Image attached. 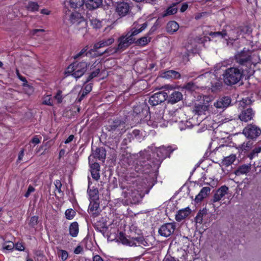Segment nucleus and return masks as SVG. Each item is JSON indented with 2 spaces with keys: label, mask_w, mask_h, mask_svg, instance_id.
<instances>
[{
  "label": "nucleus",
  "mask_w": 261,
  "mask_h": 261,
  "mask_svg": "<svg viewBox=\"0 0 261 261\" xmlns=\"http://www.w3.org/2000/svg\"><path fill=\"white\" fill-rule=\"evenodd\" d=\"M191 210L189 207L180 210L175 215V219L177 221H180L186 218L190 214Z\"/></svg>",
  "instance_id": "a878e982"
},
{
  "label": "nucleus",
  "mask_w": 261,
  "mask_h": 261,
  "mask_svg": "<svg viewBox=\"0 0 261 261\" xmlns=\"http://www.w3.org/2000/svg\"><path fill=\"white\" fill-rule=\"evenodd\" d=\"M150 39L151 38L148 36H144L138 39L135 42V43L137 45L144 46L147 44L150 41Z\"/></svg>",
  "instance_id": "f704fd0d"
},
{
  "label": "nucleus",
  "mask_w": 261,
  "mask_h": 261,
  "mask_svg": "<svg viewBox=\"0 0 261 261\" xmlns=\"http://www.w3.org/2000/svg\"><path fill=\"white\" fill-rule=\"evenodd\" d=\"M179 29L178 24L175 21H171L167 24L166 30L170 34H173Z\"/></svg>",
  "instance_id": "c756f323"
},
{
  "label": "nucleus",
  "mask_w": 261,
  "mask_h": 261,
  "mask_svg": "<svg viewBox=\"0 0 261 261\" xmlns=\"http://www.w3.org/2000/svg\"><path fill=\"white\" fill-rule=\"evenodd\" d=\"M54 185L55 186V190H57L59 193H60L61 192L63 193V192L61 191V188L62 187V184L60 180H59V179L56 180L54 181Z\"/></svg>",
  "instance_id": "4d7b16f0"
},
{
  "label": "nucleus",
  "mask_w": 261,
  "mask_h": 261,
  "mask_svg": "<svg viewBox=\"0 0 261 261\" xmlns=\"http://www.w3.org/2000/svg\"><path fill=\"white\" fill-rule=\"evenodd\" d=\"M88 63L85 61L74 62L66 69V73L71 74L75 79L82 76L87 71Z\"/></svg>",
  "instance_id": "423d86ee"
},
{
  "label": "nucleus",
  "mask_w": 261,
  "mask_h": 261,
  "mask_svg": "<svg viewBox=\"0 0 261 261\" xmlns=\"http://www.w3.org/2000/svg\"><path fill=\"white\" fill-rule=\"evenodd\" d=\"M83 251V247L79 245L74 249V253L76 254H79L81 253Z\"/></svg>",
  "instance_id": "338daca9"
},
{
  "label": "nucleus",
  "mask_w": 261,
  "mask_h": 261,
  "mask_svg": "<svg viewBox=\"0 0 261 261\" xmlns=\"http://www.w3.org/2000/svg\"><path fill=\"white\" fill-rule=\"evenodd\" d=\"M135 39H132V38L128 37L126 34L120 37L118 39V44L117 46H116L119 53L125 50L129 45L135 42Z\"/></svg>",
  "instance_id": "9d476101"
},
{
  "label": "nucleus",
  "mask_w": 261,
  "mask_h": 261,
  "mask_svg": "<svg viewBox=\"0 0 261 261\" xmlns=\"http://www.w3.org/2000/svg\"><path fill=\"white\" fill-rule=\"evenodd\" d=\"M56 99L57 100L58 103H61L62 101L63 97L62 96V91H58L56 96H55Z\"/></svg>",
  "instance_id": "e2e57ef3"
},
{
  "label": "nucleus",
  "mask_w": 261,
  "mask_h": 261,
  "mask_svg": "<svg viewBox=\"0 0 261 261\" xmlns=\"http://www.w3.org/2000/svg\"><path fill=\"white\" fill-rule=\"evenodd\" d=\"M129 10V6L126 3H120L117 4L116 8V13L120 16H125Z\"/></svg>",
  "instance_id": "a211bd4d"
},
{
  "label": "nucleus",
  "mask_w": 261,
  "mask_h": 261,
  "mask_svg": "<svg viewBox=\"0 0 261 261\" xmlns=\"http://www.w3.org/2000/svg\"><path fill=\"white\" fill-rule=\"evenodd\" d=\"M243 134L248 140L246 143H243L238 148L239 152V158H244L248 153V152L252 148L253 142L257 137L261 134V132H242Z\"/></svg>",
  "instance_id": "20e7f679"
},
{
  "label": "nucleus",
  "mask_w": 261,
  "mask_h": 261,
  "mask_svg": "<svg viewBox=\"0 0 261 261\" xmlns=\"http://www.w3.org/2000/svg\"><path fill=\"white\" fill-rule=\"evenodd\" d=\"M92 261H104V259L99 255L96 254L93 256Z\"/></svg>",
  "instance_id": "69168bd1"
},
{
  "label": "nucleus",
  "mask_w": 261,
  "mask_h": 261,
  "mask_svg": "<svg viewBox=\"0 0 261 261\" xmlns=\"http://www.w3.org/2000/svg\"><path fill=\"white\" fill-rule=\"evenodd\" d=\"M251 103V100L249 98H244L241 100L239 105L240 107H242L244 109L245 107L248 105H250Z\"/></svg>",
  "instance_id": "864d4df0"
},
{
  "label": "nucleus",
  "mask_w": 261,
  "mask_h": 261,
  "mask_svg": "<svg viewBox=\"0 0 261 261\" xmlns=\"http://www.w3.org/2000/svg\"><path fill=\"white\" fill-rule=\"evenodd\" d=\"M228 187L226 186H222L216 191L213 197L212 201L213 202L219 201L228 193Z\"/></svg>",
  "instance_id": "4468645a"
},
{
  "label": "nucleus",
  "mask_w": 261,
  "mask_h": 261,
  "mask_svg": "<svg viewBox=\"0 0 261 261\" xmlns=\"http://www.w3.org/2000/svg\"><path fill=\"white\" fill-rule=\"evenodd\" d=\"M119 239L123 244L129 246L130 240V236L128 237V238H127L124 233H123L122 232H120L119 233Z\"/></svg>",
  "instance_id": "ea45409f"
},
{
  "label": "nucleus",
  "mask_w": 261,
  "mask_h": 261,
  "mask_svg": "<svg viewBox=\"0 0 261 261\" xmlns=\"http://www.w3.org/2000/svg\"><path fill=\"white\" fill-rule=\"evenodd\" d=\"M147 26V22H144L141 24H139L138 22H135L131 30L127 32L126 35L132 39H135L134 37L145 30Z\"/></svg>",
  "instance_id": "ddd939ff"
},
{
  "label": "nucleus",
  "mask_w": 261,
  "mask_h": 261,
  "mask_svg": "<svg viewBox=\"0 0 261 261\" xmlns=\"http://www.w3.org/2000/svg\"><path fill=\"white\" fill-rule=\"evenodd\" d=\"M67 20L70 24L74 25V28L79 30H82L85 33L87 32V23L82 16L81 14L77 11L66 13Z\"/></svg>",
  "instance_id": "39448f33"
},
{
  "label": "nucleus",
  "mask_w": 261,
  "mask_h": 261,
  "mask_svg": "<svg viewBox=\"0 0 261 261\" xmlns=\"http://www.w3.org/2000/svg\"><path fill=\"white\" fill-rule=\"evenodd\" d=\"M35 191V188L30 185L28 188V190L27 191V192H25V194H24V197H26V198H28L29 197V196L30 195V194L34 192Z\"/></svg>",
  "instance_id": "052dcab7"
},
{
  "label": "nucleus",
  "mask_w": 261,
  "mask_h": 261,
  "mask_svg": "<svg viewBox=\"0 0 261 261\" xmlns=\"http://www.w3.org/2000/svg\"><path fill=\"white\" fill-rule=\"evenodd\" d=\"M69 234L72 237H77L79 232V224L76 221L73 222L70 224L69 227Z\"/></svg>",
  "instance_id": "c85d7f7f"
},
{
  "label": "nucleus",
  "mask_w": 261,
  "mask_h": 261,
  "mask_svg": "<svg viewBox=\"0 0 261 261\" xmlns=\"http://www.w3.org/2000/svg\"><path fill=\"white\" fill-rule=\"evenodd\" d=\"M58 255L61 257L62 261H66L68 257V253L67 251L60 249L58 251Z\"/></svg>",
  "instance_id": "09e8293b"
},
{
  "label": "nucleus",
  "mask_w": 261,
  "mask_h": 261,
  "mask_svg": "<svg viewBox=\"0 0 261 261\" xmlns=\"http://www.w3.org/2000/svg\"><path fill=\"white\" fill-rule=\"evenodd\" d=\"M208 111V106L203 104L195 105L193 112L198 116L205 115Z\"/></svg>",
  "instance_id": "4be33fe9"
},
{
  "label": "nucleus",
  "mask_w": 261,
  "mask_h": 261,
  "mask_svg": "<svg viewBox=\"0 0 261 261\" xmlns=\"http://www.w3.org/2000/svg\"><path fill=\"white\" fill-rule=\"evenodd\" d=\"M244 71V70L238 67L226 69L223 74L224 83L227 85H234L240 82L243 76L249 77L251 75Z\"/></svg>",
  "instance_id": "7ed1b4c3"
},
{
  "label": "nucleus",
  "mask_w": 261,
  "mask_h": 261,
  "mask_svg": "<svg viewBox=\"0 0 261 261\" xmlns=\"http://www.w3.org/2000/svg\"><path fill=\"white\" fill-rule=\"evenodd\" d=\"M162 76L167 79H178L180 78V74L177 71L171 70L163 72Z\"/></svg>",
  "instance_id": "393cba45"
},
{
  "label": "nucleus",
  "mask_w": 261,
  "mask_h": 261,
  "mask_svg": "<svg viewBox=\"0 0 261 261\" xmlns=\"http://www.w3.org/2000/svg\"><path fill=\"white\" fill-rule=\"evenodd\" d=\"M92 155L94 158L103 162L106 159V150L103 147H97L95 150L93 151Z\"/></svg>",
  "instance_id": "412c9836"
},
{
  "label": "nucleus",
  "mask_w": 261,
  "mask_h": 261,
  "mask_svg": "<svg viewBox=\"0 0 261 261\" xmlns=\"http://www.w3.org/2000/svg\"><path fill=\"white\" fill-rule=\"evenodd\" d=\"M149 109L146 106L138 105L134 107L133 124H137L142 121H147L150 118Z\"/></svg>",
  "instance_id": "6e6552de"
},
{
  "label": "nucleus",
  "mask_w": 261,
  "mask_h": 261,
  "mask_svg": "<svg viewBox=\"0 0 261 261\" xmlns=\"http://www.w3.org/2000/svg\"><path fill=\"white\" fill-rule=\"evenodd\" d=\"M38 223V217L34 216L31 217L29 222V225L30 227L35 228Z\"/></svg>",
  "instance_id": "79ce46f5"
},
{
  "label": "nucleus",
  "mask_w": 261,
  "mask_h": 261,
  "mask_svg": "<svg viewBox=\"0 0 261 261\" xmlns=\"http://www.w3.org/2000/svg\"><path fill=\"white\" fill-rule=\"evenodd\" d=\"M102 4V0H86V7L90 9H95L98 8Z\"/></svg>",
  "instance_id": "cd10ccee"
},
{
  "label": "nucleus",
  "mask_w": 261,
  "mask_h": 261,
  "mask_svg": "<svg viewBox=\"0 0 261 261\" xmlns=\"http://www.w3.org/2000/svg\"><path fill=\"white\" fill-rule=\"evenodd\" d=\"M138 179L134 177V180H132L133 186L129 187L124 193V197L126 198V202L127 205L138 203L141 198L140 191L135 188V186L137 185V184L135 185V182L137 181Z\"/></svg>",
  "instance_id": "0eeeda50"
},
{
  "label": "nucleus",
  "mask_w": 261,
  "mask_h": 261,
  "mask_svg": "<svg viewBox=\"0 0 261 261\" xmlns=\"http://www.w3.org/2000/svg\"><path fill=\"white\" fill-rule=\"evenodd\" d=\"M210 35L213 37H220L221 38H225L227 36V33L226 31H223L222 32H211Z\"/></svg>",
  "instance_id": "c03bdc74"
},
{
  "label": "nucleus",
  "mask_w": 261,
  "mask_h": 261,
  "mask_svg": "<svg viewBox=\"0 0 261 261\" xmlns=\"http://www.w3.org/2000/svg\"><path fill=\"white\" fill-rule=\"evenodd\" d=\"M24 155V149L22 148L19 151L18 155L17 163H19L23 159Z\"/></svg>",
  "instance_id": "0e129e2a"
},
{
  "label": "nucleus",
  "mask_w": 261,
  "mask_h": 261,
  "mask_svg": "<svg viewBox=\"0 0 261 261\" xmlns=\"http://www.w3.org/2000/svg\"><path fill=\"white\" fill-rule=\"evenodd\" d=\"M177 8L176 7V4H173L172 6L169 7L165 11L164 13L163 14V17H166L168 15H171L175 14L177 12Z\"/></svg>",
  "instance_id": "c9c22d12"
},
{
  "label": "nucleus",
  "mask_w": 261,
  "mask_h": 261,
  "mask_svg": "<svg viewBox=\"0 0 261 261\" xmlns=\"http://www.w3.org/2000/svg\"><path fill=\"white\" fill-rule=\"evenodd\" d=\"M243 130H260V129L256 125L253 124H250L245 127Z\"/></svg>",
  "instance_id": "5fc2aeb1"
},
{
  "label": "nucleus",
  "mask_w": 261,
  "mask_h": 261,
  "mask_svg": "<svg viewBox=\"0 0 261 261\" xmlns=\"http://www.w3.org/2000/svg\"><path fill=\"white\" fill-rule=\"evenodd\" d=\"M41 139V137H38V136H35L33 137V138L31 139L30 143H32L34 144V145L38 144L40 143V140Z\"/></svg>",
  "instance_id": "bf43d9fd"
},
{
  "label": "nucleus",
  "mask_w": 261,
  "mask_h": 261,
  "mask_svg": "<svg viewBox=\"0 0 261 261\" xmlns=\"http://www.w3.org/2000/svg\"><path fill=\"white\" fill-rule=\"evenodd\" d=\"M250 169L251 165L250 164H243L238 167L237 169L235 170L234 174L237 176H240L241 175L247 173Z\"/></svg>",
  "instance_id": "bb28decb"
},
{
  "label": "nucleus",
  "mask_w": 261,
  "mask_h": 261,
  "mask_svg": "<svg viewBox=\"0 0 261 261\" xmlns=\"http://www.w3.org/2000/svg\"><path fill=\"white\" fill-rule=\"evenodd\" d=\"M261 152V147H257L254 148L250 152L246 154L247 157L250 160L253 159L255 156H257L258 153Z\"/></svg>",
  "instance_id": "58836bf2"
},
{
  "label": "nucleus",
  "mask_w": 261,
  "mask_h": 261,
  "mask_svg": "<svg viewBox=\"0 0 261 261\" xmlns=\"http://www.w3.org/2000/svg\"><path fill=\"white\" fill-rule=\"evenodd\" d=\"M87 193L90 200H98V191L97 189H88Z\"/></svg>",
  "instance_id": "72a5a7b5"
},
{
  "label": "nucleus",
  "mask_w": 261,
  "mask_h": 261,
  "mask_svg": "<svg viewBox=\"0 0 261 261\" xmlns=\"http://www.w3.org/2000/svg\"><path fill=\"white\" fill-rule=\"evenodd\" d=\"M236 160V155L231 154L227 156L224 158L223 160V164L226 167H228L233 163Z\"/></svg>",
  "instance_id": "473e14b6"
},
{
  "label": "nucleus",
  "mask_w": 261,
  "mask_h": 261,
  "mask_svg": "<svg viewBox=\"0 0 261 261\" xmlns=\"http://www.w3.org/2000/svg\"><path fill=\"white\" fill-rule=\"evenodd\" d=\"M175 229L174 223H168L163 224L159 228L158 232L163 237H168L171 235Z\"/></svg>",
  "instance_id": "f8f14e48"
},
{
  "label": "nucleus",
  "mask_w": 261,
  "mask_h": 261,
  "mask_svg": "<svg viewBox=\"0 0 261 261\" xmlns=\"http://www.w3.org/2000/svg\"><path fill=\"white\" fill-rule=\"evenodd\" d=\"M184 88L190 91H194L197 86L193 83L189 82L184 86Z\"/></svg>",
  "instance_id": "6e6d98bb"
},
{
  "label": "nucleus",
  "mask_w": 261,
  "mask_h": 261,
  "mask_svg": "<svg viewBox=\"0 0 261 261\" xmlns=\"http://www.w3.org/2000/svg\"><path fill=\"white\" fill-rule=\"evenodd\" d=\"M177 147L169 145L159 147L148 146L140 152L139 157L134 165V170L138 173L148 174L157 170L163 161L170 158L171 154Z\"/></svg>",
  "instance_id": "f257e3e1"
},
{
  "label": "nucleus",
  "mask_w": 261,
  "mask_h": 261,
  "mask_svg": "<svg viewBox=\"0 0 261 261\" xmlns=\"http://www.w3.org/2000/svg\"><path fill=\"white\" fill-rule=\"evenodd\" d=\"M98 200H90L88 207L89 213H91L93 217H96L98 215L97 210L99 207Z\"/></svg>",
  "instance_id": "b1692460"
},
{
  "label": "nucleus",
  "mask_w": 261,
  "mask_h": 261,
  "mask_svg": "<svg viewBox=\"0 0 261 261\" xmlns=\"http://www.w3.org/2000/svg\"><path fill=\"white\" fill-rule=\"evenodd\" d=\"M114 41L115 40L113 37L102 39L98 42L94 44L93 49L92 50L96 51L100 48L108 46L113 44Z\"/></svg>",
  "instance_id": "6ab92c4d"
},
{
  "label": "nucleus",
  "mask_w": 261,
  "mask_h": 261,
  "mask_svg": "<svg viewBox=\"0 0 261 261\" xmlns=\"http://www.w3.org/2000/svg\"><path fill=\"white\" fill-rule=\"evenodd\" d=\"M26 8L29 11L31 12H35L38 10L39 5L36 2H29L26 6Z\"/></svg>",
  "instance_id": "4c0bfd02"
},
{
  "label": "nucleus",
  "mask_w": 261,
  "mask_h": 261,
  "mask_svg": "<svg viewBox=\"0 0 261 261\" xmlns=\"http://www.w3.org/2000/svg\"><path fill=\"white\" fill-rule=\"evenodd\" d=\"M76 212L72 208L67 209L65 213L66 218L68 220L72 219L75 216Z\"/></svg>",
  "instance_id": "a19ab883"
},
{
  "label": "nucleus",
  "mask_w": 261,
  "mask_h": 261,
  "mask_svg": "<svg viewBox=\"0 0 261 261\" xmlns=\"http://www.w3.org/2000/svg\"><path fill=\"white\" fill-rule=\"evenodd\" d=\"M164 88L168 91L166 99L168 103L174 105L182 99V94L178 91L173 90L172 86L167 85L165 86Z\"/></svg>",
  "instance_id": "1a4fd4ad"
},
{
  "label": "nucleus",
  "mask_w": 261,
  "mask_h": 261,
  "mask_svg": "<svg viewBox=\"0 0 261 261\" xmlns=\"http://www.w3.org/2000/svg\"><path fill=\"white\" fill-rule=\"evenodd\" d=\"M203 214H204V213H203L201 211H199L197 213V214L195 217V221L196 223H198L200 224H201L202 223Z\"/></svg>",
  "instance_id": "13d9d810"
},
{
  "label": "nucleus",
  "mask_w": 261,
  "mask_h": 261,
  "mask_svg": "<svg viewBox=\"0 0 261 261\" xmlns=\"http://www.w3.org/2000/svg\"><path fill=\"white\" fill-rule=\"evenodd\" d=\"M254 113L251 108H247L242 111L239 118L242 121L247 122L251 120L254 117Z\"/></svg>",
  "instance_id": "dca6fc26"
},
{
  "label": "nucleus",
  "mask_w": 261,
  "mask_h": 261,
  "mask_svg": "<svg viewBox=\"0 0 261 261\" xmlns=\"http://www.w3.org/2000/svg\"><path fill=\"white\" fill-rule=\"evenodd\" d=\"M88 47V46H86L84 47L79 53L76 54L74 57V59H77L83 57L85 55H86V52L87 51Z\"/></svg>",
  "instance_id": "8fccbe9b"
},
{
  "label": "nucleus",
  "mask_w": 261,
  "mask_h": 261,
  "mask_svg": "<svg viewBox=\"0 0 261 261\" xmlns=\"http://www.w3.org/2000/svg\"><path fill=\"white\" fill-rule=\"evenodd\" d=\"M99 71H100L99 69H95L94 71H93L92 73H91V74L88 76V77H87V79L86 80V81L85 83H87L89 81H90L91 80L93 79L94 77L97 76L98 75V74H99Z\"/></svg>",
  "instance_id": "603ef678"
},
{
  "label": "nucleus",
  "mask_w": 261,
  "mask_h": 261,
  "mask_svg": "<svg viewBox=\"0 0 261 261\" xmlns=\"http://www.w3.org/2000/svg\"><path fill=\"white\" fill-rule=\"evenodd\" d=\"M143 245L145 247L149 246L148 243L143 236L137 237H130L129 246H137Z\"/></svg>",
  "instance_id": "f3484780"
},
{
  "label": "nucleus",
  "mask_w": 261,
  "mask_h": 261,
  "mask_svg": "<svg viewBox=\"0 0 261 261\" xmlns=\"http://www.w3.org/2000/svg\"><path fill=\"white\" fill-rule=\"evenodd\" d=\"M231 101L230 97L228 96H224L219 98L214 103V106L217 109L224 110L230 105Z\"/></svg>",
  "instance_id": "2eb2a0df"
},
{
  "label": "nucleus",
  "mask_w": 261,
  "mask_h": 261,
  "mask_svg": "<svg viewBox=\"0 0 261 261\" xmlns=\"http://www.w3.org/2000/svg\"><path fill=\"white\" fill-rule=\"evenodd\" d=\"M119 53L117 47H109L106 49L101 55L108 54L109 55Z\"/></svg>",
  "instance_id": "37998d69"
},
{
  "label": "nucleus",
  "mask_w": 261,
  "mask_h": 261,
  "mask_svg": "<svg viewBox=\"0 0 261 261\" xmlns=\"http://www.w3.org/2000/svg\"><path fill=\"white\" fill-rule=\"evenodd\" d=\"M16 250L18 251H23L24 250V247L22 243H17L15 244L14 246Z\"/></svg>",
  "instance_id": "680f3d73"
},
{
  "label": "nucleus",
  "mask_w": 261,
  "mask_h": 261,
  "mask_svg": "<svg viewBox=\"0 0 261 261\" xmlns=\"http://www.w3.org/2000/svg\"><path fill=\"white\" fill-rule=\"evenodd\" d=\"M211 188L208 187H203L200 192L196 195L195 201L196 202H201L204 198H205L210 193Z\"/></svg>",
  "instance_id": "5701e85b"
},
{
  "label": "nucleus",
  "mask_w": 261,
  "mask_h": 261,
  "mask_svg": "<svg viewBox=\"0 0 261 261\" xmlns=\"http://www.w3.org/2000/svg\"><path fill=\"white\" fill-rule=\"evenodd\" d=\"M90 172L92 177L97 180L100 178V165L97 163L90 164Z\"/></svg>",
  "instance_id": "aec40b11"
},
{
  "label": "nucleus",
  "mask_w": 261,
  "mask_h": 261,
  "mask_svg": "<svg viewBox=\"0 0 261 261\" xmlns=\"http://www.w3.org/2000/svg\"><path fill=\"white\" fill-rule=\"evenodd\" d=\"M122 125H123V124H122ZM121 121H120L119 120H117L116 121H113V124L111 125V129H109V130H110L111 129V130H115V129H118V130L121 129L122 130L123 129V128H121Z\"/></svg>",
  "instance_id": "49530a36"
},
{
  "label": "nucleus",
  "mask_w": 261,
  "mask_h": 261,
  "mask_svg": "<svg viewBox=\"0 0 261 261\" xmlns=\"http://www.w3.org/2000/svg\"><path fill=\"white\" fill-rule=\"evenodd\" d=\"M92 90V85L91 84H88L85 86L84 89L80 97L77 99V101H81L85 96L89 93Z\"/></svg>",
  "instance_id": "e433bc0d"
},
{
  "label": "nucleus",
  "mask_w": 261,
  "mask_h": 261,
  "mask_svg": "<svg viewBox=\"0 0 261 261\" xmlns=\"http://www.w3.org/2000/svg\"><path fill=\"white\" fill-rule=\"evenodd\" d=\"M85 3V0H69V1L70 7L74 9H80Z\"/></svg>",
  "instance_id": "2f4dec72"
},
{
  "label": "nucleus",
  "mask_w": 261,
  "mask_h": 261,
  "mask_svg": "<svg viewBox=\"0 0 261 261\" xmlns=\"http://www.w3.org/2000/svg\"><path fill=\"white\" fill-rule=\"evenodd\" d=\"M91 25L95 29H99L101 26V22L97 19H90Z\"/></svg>",
  "instance_id": "de8ad7c7"
},
{
  "label": "nucleus",
  "mask_w": 261,
  "mask_h": 261,
  "mask_svg": "<svg viewBox=\"0 0 261 261\" xmlns=\"http://www.w3.org/2000/svg\"><path fill=\"white\" fill-rule=\"evenodd\" d=\"M15 244L11 241H7L3 245V248L9 251H12L14 248Z\"/></svg>",
  "instance_id": "a18cd8bd"
},
{
  "label": "nucleus",
  "mask_w": 261,
  "mask_h": 261,
  "mask_svg": "<svg viewBox=\"0 0 261 261\" xmlns=\"http://www.w3.org/2000/svg\"><path fill=\"white\" fill-rule=\"evenodd\" d=\"M42 103L47 106H53V101L50 95H46L43 98Z\"/></svg>",
  "instance_id": "3c124183"
},
{
  "label": "nucleus",
  "mask_w": 261,
  "mask_h": 261,
  "mask_svg": "<svg viewBox=\"0 0 261 261\" xmlns=\"http://www.w3.org/2000/svg\"><path fill=\"white\" fill-rule=\"evenodd\" d=\"M167 94L168 93L166 91L155 93L150 97L149 103L153 106H157L166 100Z\"/></svg>",
  "instance_id": "9b49d317"
},
{
  "label": "nucleus",
  "mask_w": 261,
  "mask_h": 261,
  "mask_svg": "<svg viewBox=\"0 0 261 261\" xmlns=\"http://www.w3.org/2000/svg\"><path fill=\"white\" fill-rule=\"evenodd\" d=\"M257 56L253 54L251 50L244 48L242 50L238 52L234 56V60L238 64V67L244 70L245 73L252 75L254 70L252 65H255L258 61Z\"/></svg>",
  "instance_id": "f03ea898"
},
{
  "label": "nucleus",
  "mask_w": 261,
  "mask_h": 261,
  "mask_svg": "<svg viewBox=\"0 0 261 261\" xmlns=\"http://www.w3.org/2000/svg\"><path fill=\"white\" fill-rule=\"evenodd\" d=\"M185 47L188 52L193 53L196 51L197 45L194 40L190 39L186 44Z\"/></svg>",
  "instance_id": "7c9ffc66"
},
{
  "label": "nucleus",
  "mask_w": 261,
  "mask_h": 261,
  "mask_svg": "<svg viewBox=\"0 0 261 261\" xmlns=\"http://www.w3.org/2000/svg\"><path fill=\"white\" fill-rule=\"evenodd\" d=\"M163 261H178L176 260L174 257H172L170 255H166Z\"/></svg>",
  "instance_id": "774afa93"
}]
</instances>
